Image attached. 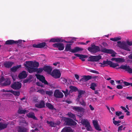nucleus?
<instances>
[{"label": "nucleus", "mask_w": 132, "mask_h": 132, "mask_svg": "<svg viewBox=\"0 0 132 132\" xmlns=\"http://www.w3.org/2000/svg\"><path fill=\"white\" fill-rule=\"evenodd\" d=\"M123 83L124 84V85H123V87L128 86L130 85L129 83L126 81H123V80H122Z\"/></svg>", "instance_id": "c03bdc74"}, {"label": "nucleus", "mask_w": 132, "mask_h": 132, "mask_svg": "<svg viewBox=\"0 0 132 132\" xmlns=\"http://www.w3.org/2000/svg\"><path fill=\"white\" fill-rule=\"evenodd\" d=\"M43 70L47 72L48 74H51L52 73V68L50 66L46 65L43 67Z\"/></svg>", "instance_id": "f3484780"}, {"label": "nucleus", "mask_w": 132, "mask_h": 132, "mask_svg": "<svg viewBox=\"0 0 132 132\" xmlns=\"http://www.w3.org/2000/svg\"><path fill=\"white\" fill-rule=\"evenodd\" d=\"M26 63L28 66L32 67L37 68L39 66V63L38 62H33L32 61H26Z\"/></svg>", "instance_id": "4468645a"}, {"label": "nucleus", "mask_w": 132, "mask_h": 132, "mask_svg": "<svg viewBox=\"0 0 132 132\" xmlns=\"http://www.w3.org/2000/svg\"><path fill=\"white\" fill-rule=\"evenodd\" d=\"M80 79L79 81L80 82H84L92 78V76H83Z\"/></svg>", "instance_id": "a211bd4d"}, {"label": "nucleus", "mask_w": 132, "mask_h": 132, "mask_svg": "<svg viewBox=\"0 0 132 132\" xmlns=\"http://www.w3.org/2000/svg\"><path fill=\"white\" fill-rule=\"evenodd\" d=\"M62 91L64 93L65 96H67L68 95L69 90L67 89H66L65 91L62 90Z\"/></svg>", "instance_id": "de8ad7c7"}, {"label": "nucleus", "mask_w": 132, "mask_h": 132, "mask_svg": "<svg viewBox=\"0 0 132 132\" xmlns=\"http://www.w3.org/2000/svg\"><path fill=\"white\" fill-rule=\"evenodd\" d=\"M117 69H122L127 71L129 73H132V69L130 67L129 65H121L118 68H116Z\"/></svg>", "instance_id": "9d476101"}, {"label": "nucleus", "mask_w": 132, "mask_h": 132, "mask_svg": "<svg viewBox=\"0 0 132 132\" xmlns=\"http://www.w3.org/2000/svg\"><path fill=\"white\" fill-rule=\"evenodd\" d=\"M28 112V111L27 110H21L19 109L18 111V113L21 114H24L26 113H27Z\"/></svg>", "instance_id": "c9c22d12"}, {"label": "nucleus", "mask_w": 132, "mask_h": 132, "mask_svg": "<svg viewBox=\"0 0 132 132\" xmlns=\"http://www.w3.org/2000/svg\"><path fill=\"white\" fill-rule=\"evenodd\" d=\"M79 103L83 106H85L86 105V103L85 102L83 99H82L81 101H79Z\"/></svg>", "instance_id": "37998d69"}, {"label": "nucleus", "mask_w": 132, "mask_h": 132, "mask_svg": "<svg viewBox=\"0 0 132 132\" xmlns=\"http://www.w3.org/2000/svg\"><path fill=\"white\" fill-rule=\"evenodd\" d=\"M2 119L0 118V121H1ZM7 124H4L2 122H0V130L4 129L7 127Z\"/></svg>", "instance_id": "473e14b6"}, {"label": "nucleus", "mask_w": 132, "mask_h": 132, "mask_svg": "<svg viewBox=\"0 0 132 132\" xmlns=\"http://www.w3.org/2000/svg\"><path fill=\"white\" fill-rule=\"evenodd\" d=\"M123 127V125H121V126H119L118 127V130L119 131H121L122 129V128Z\"/></svg>", "instance_id": "4d7b16f0"}, {"label": "nucleus", "mask_w": 132, "mask_h": 132, "mask_svg": "<svg viewBox=\"0 0 132 132\" xmlns=\"http://www.w3.org/2000/svg\"><path fill=\"white\" fill-rule=\"evenodd\" d=\"M27 64H25L24 66L28 69V71L30 73L35 72V68H31Z\"/></svg>", "instance_id": "aec40b11"}, {"label": "nucleus", "mask_w": 132, "mask_h": 132, "mask_svg": "<svg viewBox=\"0 0 132 132\" xmlns=\"http://www.w3.org/2000/svg\"><path fill=\"white\" fill-rule=\"evenodd\" d=\"M61 132H73V131L70 127H66L62 129Z\"/></svg>", "instance_id": "cd10ccee"}, {"label": "nucleus", "mask_w": 132, "mask_h": 132, "mask_svg": "<svg viewBox=\"0 0 132 132\" xmlns=\"http://www.w3.org/2000/svg\"><path fill=\"white\" fill-rule=\"evenodd\" d=\"M97 86L96 83L94 82L92 83L90 85V88L93 90H95V87Z\"/></svg>", "instance_id": "58836bf2"}, {"label": "nucleus", "mask_w": 132, "mask_h": 132, "mask_svg": "<svg viewBox=\"0 0 132 132\" xmlns=\"http://www.w3.org/2000/svg\"><path fill=\"white\" fill-rule=\"evenodd\" d=\"M82 96L81 95L78 94V96L77 98V100L78 101H79L80 98H81L82 97Z\"/></svg>", "instance_id": "6e6d98bb"}, {"label": "nucleus", "mask_w": 132, "mask_h": 132, "mask_svg": "<svg viewBox=\"0 0 132 132\" xmlns=\"http://www.w3.org/2000/svg\"><path fill=\"white\" fill-rule=\"evenodd\" d=\"M33 47L37 48H41L45 46L47 47V45L45 42H43L38 44H34L33 45Z\"/></svg>", "instance_id": "dca6fc26"}, {"label": "nucleus", "mask_w": 132, "mask_h": 132, "mask_svg": "<svg viewBox=\"0 0 132 132\" xmlns=\"http://www.w3.org/2000/svg\"><path fill=\"white\" fill-rule=\"evenodd\" d=\"M126 98L131 100L132 99V96H127L126 97Z\"/></svg>", "instance_id": "0e129e2a"}, {"label": "nucleus", "mask_w": 132, "mask_h": 132, "mask_svg": "<svg viewBox=\"0 0 132 132\" xmlns=\"http://www.w3.org/2000/svg\"><path fill=\"white\" fill-rule=\"evenodd\" d=\"M110 83H111V84L112 85H114V86L115 85V84L114 83V82L113 80H111L110 81Z\"/></svg>", "instance_id": "13d9d810"}, {"label": "nucleus", "mask_w": 132, "mask_h": 132, "mask_svg": "<svg viewBox=\"0 0 132 132\" xmlns=\"http://www.w3.org/2000/svg\"><path fill=\"white\" fill-rule=\"evenodd\" d=\"M88 51L92 54H94L101 51V52L106 53L112 54L114 51L112 49H108L105 48H102L100 50L99 46L94 44L91 45V47L88 48Z\"/></svg>", "instance_id": "f257e3e1"}, {"label": "nucleus", "mask_w": 132, "mask_h": 132, "mask_svg": "<svg viewBox=\"0 0 132 132\" xmlns=\"http://www.w3.org/2000/svg\"><path fill=\"white\" fill-rule=\"evenodd\" d=\"M35 106L38 108H41L45 107V103L43 100L41 101L38 104H36Z\"/></svg>", "instance_id": "6ab92c4d"}, {"label": "nucleus", "mask_w": 132, "mask_h": 132, "mask_svg": "<svg viewBox=\"0 0 132 132\" xmlns=\"http://www.w3.org/2000/svg\"><path fill=\"white\" fill-rule=\"evenodd\" d=\"M102 56L100 55L96 56H90L88 59V61L91 62H97L101 59Z\"/></svg>", "instance_id": "6e6552de"}, {"label": "nucleus", "mask_w": 132, "mask_h": 132, "mask_svg": "<svg viewBox=\"0 0 132 132\" xmlns=\"http://www.w3.org/2000/svg\"><path fill=\"white\" fill-rule=\"evenodd\" d=\"M68 115L69 117L71 118H72L74 120L77 121L76 119V118L75 114L72 113L71 112H69L68 114Z\"/></svg>", "instance_id": "e433bc0d"}, {"label": "nucleus", "mask_w": 132, "mask_h": 132, "mask_svg": "<svg viewBox=\"0 0 132 132\" xmlns=\"http://www.w3.org/2000/svg\"><path fill=\"white\" fill-rule=\"evenodd\" d=\"M29 129L23 126H19L18 127V132H27Z\"/></svg>", "instance_id": "393cba45"}, {"label": "nucleus", "mask_w": 132, "mask_h": 132, "mask_svg": "<svg viewBox=\"0 0 132 132\" xmlns=\"http://www.w3.org/2000/svg\"><path fill=\"white\" fill-rule=\"evenodd\" d=\"M11 83V81L10 79L8 78L5 80V82L3 83V84L4 85L6 86L10 85Z\"/></svg>", "instance_id": "72a5a7b5"}, {"label": "nucleus", "mask_w": 132, "mask_h": 132, "mask_svg": "<svg viewBox=\"0 0 132 132\" xmlns=\"http://www.w3.org/2000/svg\"><path fill=\"white\" fill-rule=\"evenodd\" d=\"M83 50V48L78 47H75L73 49L71 50V52L72 53H76L79 52Z\"/></svg>", "instance_id": "a878e982"}, {"label": "nucleus", "mask_w": 132, "mask_h": 132, "mask_svg": "<svg viewBox=\"0 0 132 132\" xmlns=\"http://www.w3.org/2000/svg\"><path fill=\"white\" fill-rule=\"evenodd\" d=\"M90 72L95 73L97 74H99V72L98 71L95 70H92L90 71Z\"/></svg>", "instance_id": "603ef678"}, {"label": "nucleus", "mask_w": 132, "mask_h": 132, "mask_svg": "<svg viewBox=\"0 0 132 132\" xmlns=\"http://www.w3.org/2000/svg\"><path fill=\"white\" fill-rule=\"evenodd\" d=\"M122 80H118V81H116V82H117L118 84H122V83H123L122 81Z\"/></svg>", "instance_id": "bf43d9fd"}, {"label": "nucleus", "mask_w": 132, "mask_h": 132, "mask_svg": "<svg viewBox=\"0 0 132 132\" xmlns=\"http://www.w3.org/2000/svg\"><path fill=\"white\" fill-rule=\"evenodd\" d=\"M93 123L95 128L98 131H101V129L99 127L98 123V122L96 120H93Z\"/></svg>", "instance_id": "b1692460"}, {"label": "nucleus", "mask_w": 132, "mask_h": 132, "mask_svg": "<svg viewBox=\"0 0 132 132\" xmlns=\"http://www.w3.org/2000/svg\"><path fill=\"white\" fill-rule=\"evenodd\" d=\"M37 92L43 95L45 94V91L43 89L39 90Z\"/></svg>", "instance_id": "3c124183"}, {"label": "nucleus", "mask_w": 132, "mask_h": 132, "mask_svg": "<svg viewBox=\"0 0 132 132\" xmlns=\"http://www.w3.org/2000/svg\"><path fill=\"white\" fill-rule=\"evenodd\" d=\"M50 75L54 78L57 79L60 77L61 74L59 70L55 69L53 71Z\"/></svg>", "instance_id": "0eeeda50"}, {"label": "nucleus", "mask_w": 132, "mask_h": 132, "mask_svg": "<svg viewBox=\"0 0 132 132\" xmlns=\"http://www.w3.org/2000/svg\"><path fill=\"white\" fill-rule=\"evenodd\" d=\"M54 96L56 98H62L63 96V93L60 92L59 89H56L54 93Z\"/></svg>", "instance_id": "2eb2a0df"}, {"label": "nucleus", "mask_w": 132, "mask_h": 132, "mask_svg": "<svg viewBox=\"0 0 132 132\" xmlns=\"http://www.w3.org/2000/svg\"><path fill=\"white\" fill-rule=\"evenodd\" d=\"M21 65H17L11 68L10 70L12 71L15 72L18 69L21 68Z\"/></svg>", "instance_id": "7c9ffc66"}, {"label": "nucleus", "mask_w": 132, "mask_h": 132, "mask_svg": "<svg viewBox=\"0 0 132 132\" xmlns=\"http://www.w3.org/2000/svg\"><path fill=\"white\" fill-rule=\"evenodd\" d=\"M43 68H35V72H37V73H41L43 70Z\"/></svg>", "instance_id": "a19ab883"}, {"label": "nucleus", "mask_w": 132, "mask_h": 132, "mask_svg": "<svg viewBox=\"0 0 132 132\" xmlns=\"http://www.w3.org/2000/svg\"><path fill=\"white\" fill-rule=\"evenodd\" d=\"M53 47L57 48L60 51L63 50L64 48V44L62 43H58L54 44L52 45Z\"/></svg>", "instance_id": "f8f14e48"}, {"label": "nucleus", "mask_w": 132, "mask_h": 132, "mask_svg": "<svg viewBox=\"0 0 132 132\" xmlns=\"http://www.w3.org/2000/svg\"><path fill=\"white\" fill-rule=\"evenodd\" d=\"M62 119L64 121L65 124L67 126H75L77 124L76 122L69 118L63 117Z\"/></svg>", "instance_id": "7ed1b4c3"}, {"label": "nucleus", "mask_w": 132, "mask_h": 132, "mask_svg": "<svg viewBox=\"0 0 132 132\" xmlns=\"http://www.w3.org/2000/svg\"><path fill=\"white\" fill-rule=\"evenodd\" d=\"M59 62H56L53 63V64L55 66H56L58 64H59Z\"/></svg>", "instance_id": "338daca9"}, {"label": "nucleus", "mask_w": 132, "mask_h": 132, "mask_svg": "<svg viewBox=\"0 0 132 132\" xmlns=\"http://www.w3.org/2000/svg\"><path fill=\"white\" fill-rule=\"evenodd\" d=\"M74 55L75 56L79 57V59L83 61H85V60L84 59L88 57L86 55L80 54L76 53L74 54Z\"/></svg>", "instance_id": "412c9836"}, {"label": "nucleus", "mask_w": 132, "mask_h": 132, "mask_svg": "<svg viewBox=\"0 0 132 132\" xmlns=\"http://www.w3.org/2000/svg\"><path fill=\"white\" fill-rule=\"evenodd\" d=\"M5 80V78L4 77H1V78L0 79V81L1 82H2L3 81H4Z\"/></svg>", "instance_id": "680f3d73"}, {"label": "nucleus", "mask_w": 132, "mask_h": 132, "mask_svg": "<svg viewBox=\"0 0 132 132\" xmlns=\"http://www.w3.org/2000/svg\"><path fill=\"white\" fill-rule=\"evenodd\" d=\"M72 108L73 110L78 112L84 113L85 112V109L81 106H73Z\"/></svg>", "instance_id": "ddd939ff"}, {"label": "nucleus", "mask_w": 132, "mask_h": 132, "mask_svg": "<svg viewBox=\"0 0 132 132\" xmlns=\"http://www.w3.org/2000/svg\"><path fill=\"white\" fill-rule=\"evenodd\" d=\"M125 61V60L123 58H117L116 62L120 63V62H123Z\"/></svg>", "instance_id": "ea45409f"}, {"label": "nucleus", "mask_w": 132, "mask_h": 132, "mask_svg": "<svg viewBox=\"0 0 132 132\" xmlns=\"http://www.w3.org/2000/svg\"><path fill=\"white\" fill-rule=\"evenodd\" d=\"M89 107L92 110H94V108L91 105H89Z\"/></svg>", "instance_id": "e2e57ef3"}, {"label": "nucleus", "mask_w": 132, "mask_h": 132, "mask_svg": "<svg viewBox=\"0 0 132 132\" xmlns=\"http://www.w3.org/2000/svg\"><path fill=\"white\" fill-rule=\"evenodd\" d=\"M62 80L65 83H66L67 82V79L64 78L62 79Z\"/></svg>", "instance_id": "052dcab7"}, {"label": "nucleus", "mask_w": 132, "mask_h": 132, "mask_svg": "<svg viewBox=\"0 0 132 132\" xmlns=\"http://www.w3.org/2000/svg\"><path fill=\"white\" fill-rule=\"evenodd\" d=\"M36 84V85L38 86H40L43 87H44V85L39 82H37Z\"/></svg>", "instance_id": "8fccbe9b"}, {"label": "nucleus", "mask_w": 132, "mask_h": 132, "mask_svg": "<svg viewBox=\"0 0 132 132\" xmlns=\"http://www.w3.org/2000/svg\"><path fill=\"white\" fill-rule=\"evenodd\" d=\"M99 64L101 65H100L101 67H104L107 66V65H109L111 67L115 68L117 66H119V65L118 63L113 62L111 61H109L108 60L106 61H104L102 63L100 62Z\"/></svg>", "instance_id": "f03ea898"}, {"label": "nucleus", "mask_w": 132, "mask_h": 132, "mask_svg": "<svg viewBox=\"0 0 132 132\" xmlns=\"http://www.w3.org/2000/svg\"><path fill=\"white\" fill-rule=\"evenodd\" d=\"M13 64L14 62H12L6 61L4 63V65L6 68H10Z\"/></svg>", "instance_id": "bb28decb"}, {"label": "nucleus", "mask_w": 132, "mask_h": 132, "mask_svg": "<svg viewBox=\"0 0 132 132\" xmlns=\"http://www.w3.org/2000/svg\"><path fill=\"white\" fill-rule=\"evenodd\" d=\"M27 76V75L26 74V72L23 71L19 75L18 77L20 79H24L26 78Z\"/></svg>", "instance_id": "4be33fe9"}, {"label": "nucleus", "mask_w": 132, "mask_h": 132, "mask_svg": "<svg viewBox=\"0 0 132 132\" xmlns=\"http://www.w3.org/2000/svg\"><path fill=\"white\" fill-rule=\"evenodd\" d=\"M35 76L37 79L39 80L43 83H44L45 85H48L47 81L45 80V77L43 75L37 74L35 75Z\"/></svg>", "instance_id": "9b49d317"}, {"label": "nucleus", "mask_w": 132, "mask_h": 132, "mask_svg": "<svg viewBox=\"0 0 132 132\" xmlns=\"http://www.w3.org/2000/svg\"><path fill=\"white\" fill-rule=\"evenodd\" d=\"M127 44L130 46L132 45V41H127L126 42Z\"/></svg>", "instance_id": "5fc2aeb1"}, {"label": "nucleus", "mask_w": 132, "mask_h": 132, "mask_svg": "<svg viewBox=\"0 0 132 132\" xmlns=\"http://www.w3.org/2000/svg\"><path fill=\"white\" fill-rule=\"evenodd\" d=\"M22 40H19L17 41H14L13 40H9L5 42V44L6 45H12L14 44H17L18 47L21 46L22 45Z\"/></svg>", "instance_id": "39448f33"}, {"label": "nucleus", "mask_w": 132, "mask_h": 132, "mask_svg": "<svg viewBox=\"0 0 132 132\" xmlns=\"http://www.w3.org/2000/svg\"><path fill=\"white\" fill-rule=\"evenodd\" d=\"M60 38H52L51 39L49 42H53V43H61L63 42V41Z\"/></svg>", "instance_id": "5701e85b"}, {"label": "nucleus", "mask_w": 132, "mask_h": 132, "mask_svg": "<svg viewBox=\"0 0 132 132\" xmlns=\"http://www.w3.org/2000/svg\"><path fill=\"white\" fill-rule=\"evenodd\" d=\"M47 123L48 124L50 125L51 127H54V122L52 121H47Z\"/></svg>", "instance_id": "49530a36"}, {"label": "nucleus", "mask_w": 132, "mask_h": 132, "mask_svg": "<svg viewBox=\"0 0 132 132\" xmlns=\"http://www.w3.org/2000/svg\"><path fill=\"white\" fill-rule=\"evenodd\" d=\"M81 123L86 128L87 131H91L92 130L90 122L87 119H84L82 120Z\"/></svg>", "instance_id": "20e7f679"}, {"label": "nucleus", "mask_w": 132, "mask_h": 132, "mask_svg": "<svg viewBox=\"0 0 132 132\" xmlns=\"http://www.w3.org/2000/svg\"><path fill=\"white\" fill-rule=\"evenodd\" d=\"M53 92L52 90L51 91H46V94L49 96H51L53 94Z\"/></svg>", "instance_id": "09e8293b"}, {"label": "nucleus", "mask_w": 132, "mask_h": 132, "mask_svg": "<svg viewBox=\"0 0 132 132\" xmlns=\"http://www.w3.org/2000/svg\"><path fill=\"white\" fill-rule=\"evenodd\" d=\"M69 88L70 89V92H76L78 91V88L76 87L72 86H69Z\"/></svg>", "instance_id": "f704fd0d"}, {"label": "nucleus", "mask_w": 132, "mask_h": 132, "mask_svg": "<svg viewBox=\"0 0 132 132\" xmlns=\"http://www.w3.org/2000/svg\"><path fill=\"white\" fill-rule=\"evenodd\" d=\"M121 39V38L119 37H116L114 38H111L110 39V40L112 41L116 42L118 40H120Z\"/></svg>", "instance_id": "79ce46f5"}, {"label": "nucleus", "mask_w": 132, "mask_h": 132, "mask_svg": "<svg viewBox=\"0 0 132 132\" xmlns=\"http://www.w3.org/2000/svg\"><path fill=\"white\" fill-rule=\"evenodd\" d=\"M117 43V46L120 48L128 51H130V48L125 43H121L120 41H118Z\"/></svg>", "instance_id": "423d86ee"}, {"label": "nucleus", "mask_w": 132, "mask_h": 132, "mask_svg": "<svg viewBox=\"0 0 132 132\" xmlns=\"http://www.w3.org/2000/svg\"><path fill=\"white\" fill-rule=\"evenodd\" d=\"M78 94L81 95L85 94L86 93L85 91L84 90H79L78 89Z\"/></svg>", "instance_id": "a18cd8bd"}, {"label": "nucleus", "mask_w": 132, "mask_h": 132, "mask_svg": "<svg viewBox=\"0 0 132 132\" xmlns=\"http://www.w3.org/2000/svg\"><path fill=\"white\" fill-rule=\"evenodd\" d=\"M113 123L115 125H117L118 123L117 121H113Z\"/></svg>", "instance_id": "774afa93"}, {"label": "nucleus", "mask_w": 132, "mask_h": 132, "mask_svg": "<svg viewBox=\"0 0 132 132\" xmlns=\"http://www.w3.org/2000/svg\"><path fill=\"white\" fill-rule=\"evenodd\" d=\"M46 105L50 109L53 110L54 109V107L53 105L50 103H46Z\"/></svg>", "instance_id": "4c0bfd02"}, {"label": "nucleus", "mask_w": 132, "mask_h": 132, "mask_svg": "<svg viewBox=\"0 0 132 132\" xmlns=\"http://www.w3.org/2000/svg\"><path fill=\"white\" fill-rule=\"evenodd\" d=\"M22 86V84L19 81L13 82L11 86V87L14 89L18 90L20 89Z\"/></svg>", "instance_id": "1a4fd4ad"}, {"label": "nucleus", "mask_w": 132, "mask_h": 132, "mask_svg": "<svg viewBox=\"0 0 132 132\" xmlns=\"http://www.w3.org/2000/svg\"><path fill=\"white\" fill-rule=\"evenodd\" d=\"M123 88V86H122L121 85H118L117 86V88L118 89H122Z\"/></svg>", "instance_id": "864d4df0"}, {"label": "nucleus", "mask_w": 132, "mask_h": 132, "mask_svg": "<svg viewBox=\"0 0 132 132\" xmlns=\"http://www.w3.org/2000/svg\"><path fill=\"white\" fill-rule=\"evenodd\" d=\"M72 44H67L65 46V48L64 51H70L71 52V50L72 49L71 48V45Z\"/></svg>", "instance_id": "c85d7f7f"}, {"label": "nucleus", "mask_w": 132, "mask_h": 132, "mask_svg": "<svg viewBox=\"0 0 132 132\" xmlns=\"http://www.w3.org/2000/svg\"><path fill=\"white\" fill-rule=\"evenodd\" d=\"M6 92H11L16 96H19L20 95V93L19 92L14 91L13 90H9Z\"/></svg>", "instance_id": "2f4dec72"}, {"label": "nucleus", "mask_w": 132, "mask_h": 132, "mask_svg": "<svg viewBox=\"0 0 132 132\" xmlns=\"http://www.w3.org/2000/svg\"><path fill=\"white\" fill-rule=\"evenodd\" d=\"M27 116L29 118H32L33 119L36 120L37 119L35 116V114L34 113L29 112L27 115Z\"/></svg>", "instance_id": "c756f323"}, {"label": "nucleus", "mask_w": 132, "mask_h": 132, "mask_svg": "<svg viewBox=\"0 0 132 132\" xmlns=\"http://www.w3.org/2000/svg\"><path fill=\"white\" fill-rule=\"evenodd\" d=\"M128 58L130 59H132V53L130 54L128 56Z\"/></svg>", "instance_id": "69168bd1"}]
</instances>
